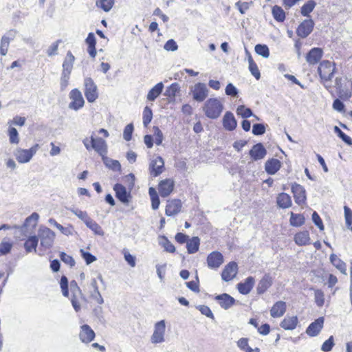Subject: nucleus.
<instances>
[{"label":"nucleus","mask_w":352,"mask_h":352,"mask_svg":"<svg viewBox=\"0 0 352 352\" xmlns=\"http://www.w3.org/2000/svg\"><path fill=\"white\" fill-rule=\"evenodd\" d=\"M113 190L116 192V197L123 204L129 203V194L127 192L126 188L120 184H116L114 185Z\"/></svg>","instance_id":"25"},{"label":"nucleus","mask_w":352,"mask_h":352,"mask_svg":"<svg viewBox=\"0 0 352 352\" xmlns=\"http://www.w3.org/2000/svg\"><path fill=\"white\" fill-rule=\"evenodd\" d=\"M237 264L235 262H230L228 264H227L224 269L222 271L221 273V278L222 279L228 282L233 279L235 276L237 274Z\"/></svg>","instance_id":"14"},{"label":"nucleus","mask_w":352,"mask_h":352,"mask_svg":"<svg viewBox=\"0 0 352 352\" xmlns=\"http://www.w3.org/2000/svg\"><path fill=\"white\" fill-rule=\"evenodd\" d=\"M38 146V144H35L30 149L17 148L14 152L16 160L21 164L30 162L33 155L36 153Z\"/></svg>","instance_id":"5"},{"label":"nucleus","mask_w":352,"mask_h":352,"mask_svg":"<svg viewBox=\"0 0 352 352\" xmlns=\"http://www.w3.org/2000/svg\"><path fill=\"white\" fill-rule=\"evenodd\" d=\"M294 241L298 245H306L310 243V236L308 231L298 232L294 236Z\"/></svg>","instance_id":"32"},{"label":"nucleus","mask_w":352,"mask_h":352,"mask_svg":"<svg viewBox=\"0 0 352 352\" xmlns=\"http://www.w3.org/2000/svg\"><path fill=\"white\" fill-rule=\"evenodd\" d=\"M164 85L162 82L155 85L148 93L146 98L149 101H154L162 93Z\"/></svg>","instance_id":"33"},{"label":"nucleus","mask_w":352,"mask_h":352,"mask_svg":"<svg viewBox=\"0 0 352 352\" xmlns=\"http://www.w3.org/2000/svg\"><path fill=\"white\" fill-rule=\"evenodd\" d=\"M192 98L197 102H203L208 96L209 90L204 83L198 82L191 89Z\"/></svg>","instance_id":"8"},{"label":"nucleus","mask_w":352,"mask_h":352,"mask_svg":"<svg viewBox=\"0 0 352 352\" xmlns=\"http://www.w3.org/2000/svg\"><path fill=\"white\" fill-rule=\"evenodd\" d=\"M252 2H241L238 1L235 3V6L238 8L241 14H243L250 8Z\"/></svg>","instance_id":"59"},{"label":"nucleus","mask_w":352,"mask_h":352,"mask_svg":"<svg viewBox=\"0 0 352 352\" xmlns=\"http://www.w3.org/2000/svg\"><path fill=\"white\" fill-rule=\"evenodd\" d=\"M255 283V280L252 276L248 277L243 283H239L237 285L239 292L243 294H248L253 288Z\"/></svg>","instance_id":"24"},{"label":"nucleus","mask_w":352,"mask_h":352,"mask_svg":"<svg viewBox=\"0 0 352 352\" xmlns=\"http://www.w3.org/2000/svg\"><path fill=\"white\" fill-rule=\"evenodd\" d=\"M38 241V240L36 236H30L24 243V248L27 252H31L33 250L36 252Z\"/></svg>","instance_id":"37"},{"label":"nucleus","mask_w":352,"mask_h":352,"mask_svg":"<svg viewBox=\"0 0 352 352\" xmlns=\"http://www.w3.org/2000/svg\"><path fill=\"white\" fill-rule=\"evenodd\" d=\"M223 125L228 131H233L237 125V122L232 113L227 111L223 118Z\"/></svg>","instance_id":"29"},{"label":"nucleus","mask_w":352,"mask_h":352,"mask_svg":"<svg viewBox=\"0 0 352 352\" xmlns=\"http://www.w3.org/2000/svg\"><path fill=\"white\" fill-rule=\"evenodd\" d=\"M335 345L333 336H331L328 340L322 344L321 350L324 352L331 351Z\"/></svg>","instance_id":"52"},{"label":"nucleus","mask_w":352,"mask_h":352,"mask_svg":"<svg viewBox=\"0 0 352 352\" xmlns=\"http://www.w3.org/2000/svg\"><path fill=\"white\" fill-rule=\"evenodd\" d=\"M79 338L82 342L89 343L95 338V333L88 324H83L79 333Z\"/></svg>","instance_id":"21"},{"label":"nucleus","mask_w":352,"mask_h":352,"mask_svg":"<svg viewBox=\"0 0 352 352\" xmlns=\"http://www.w3.org/2000/svg\"><path fill=\"white\" fill-rule=\"evenodd\" d=\"M249 70L256 80L260 79L261 74L259 69L252 56L249 57Z\"/></svg>","instance_id":"46"},{"label":"nucleus","mask_w":352,"mask_h":352,"mask_svg":"<svg viewBox=\"0 0 352 352\" xmlns=\"http://www.w3.org/2000/svg\"><path fill=\"white\" fill-rule=\"evenodd\" d=\"M102 160L104 165L114 170V171H120L121 170V165L120 162L118 160H113L111 158H109L105 155L104 157H102Z\"/></svg>","instance_id":"35"},{"label":"nucleus","mask_w":352,"mask_h":352,"mask_svg":"<svg viewBox=\"0 0 352 352\" xmlns=\"http://www.w3.org/2000/svg\"><path fill=\"white\" fill-rule=\"evenodd\" d=\"M292 192L294 194L295 202L300 206L306 201V191L304 187L298 184H292Z\"/></svg>","instance_id":"10"},{"label":"nucleus","mask_w":352,"mask_h":352,"mask_svg":"<svg viewBox=\"0 0 352 352\" xmlns=\"http://www.w3.org/2000/svg\"><path fill=\"white\" fill-rule=\"evenodd\" d=\"M115 0H96V6L104 12H109L114 5Z\"/></svg>","instance_id":"44"},{"label":"nucleus","mask_w":352,"mask_h":352,"mask_svg":"<svg viewBox=\"0 0 352 352\" xmlns=\"http://www.w3.org/2000/svg\"><path fill=\"white\" fill-rule=\"evenodd\" d=\"M159 243L164 250L170 253L175 252V248L173 244L167 239V237L162 236L160 238Z\"/></svg>","instance_id":"41"},{"label":"nucleus","mask_w":352,"mask_h":352,"mask_svg":"<svg viewBox=\"0 0 352 352\" xmlns=\"http://www.w3.org/2000/svg\"><path fill=\"white\" fill-rule=\"evenodd\" d=\"M80 252L87 265H89L94 261H96V257L92 255L91 253L85 252L83 250H80Z\"/></svg>","instance_id":"63"},{"label":"nucleus","mask_w":352,"mask_h":352,"mask_svg":"<svg viewBox=\"0 0 352 352\" xmlns=\"http://www.w3.org/2000/svg\"><path fill=\"white\" fill-rule=\"evenodd\" d=\"M60 258L63 262L65 264L69 265L70 267H73L75 265L74 259L69 255H67L65 252H61L60 254Z\"/></svg>","instance_id":"61"},{"label":"nucleus","mask_w":352,"mask_h":352,"mask_svg":"<svg viewBox=\"0 0 352 352\" xmlns=\"http://www.w3.org/2000/svg\"><path fill=\"white\" fill-rule=\"evenodd\" d=\"M86 226L91 229L96 234L103 236L104 231L102 230L101 226L97 223L95 221L90 219L87 222H86Z\"/></svg>","instance_id":"43"},{"label":"nucleus","mask_w":352,"mask_h":352,"mask_svg":"<svg viewBox=\"0 0 352 352\" xmlns=\"http://www.w3.org/2000/svg\"><path fill=\"white\" fill-rule=\"evenodd\" d=\"M38 239L41 241V245L49 249L52 247L55 239V233L50 228L41 226L38 230Z\"/></svg>","instance_id":"3"},{"label":"nucleus","mask_w":352,"mask_h":352,"mask_svg":"<svg viewBox=\"0 0 352 352\" xmlns=\"http://www.w3.org/2000/svg\"><path fill=\"white\" fill-rule=\"evenodd\" d=\"M69 98L72 101L69 104V107L72 109L78 111L85 104L82 93L78 89H74L70 91Z\"/></svg>","instance_id":"7"},{"label":"nucleus","mask_w":352,"mask_h":352,"mask_svg":"<svg viewBox=\"0 0 352 352\" xmlns=\"http://www.w3.org/2000/svg\"><path fill=\"white\" fill-rule=\"evenodd\" d=\"M15 35H16V32L13 30H11L9 32H8L6 35H3L2 36L1 39V44H0L1 55H2V56L6 55L8 50L10 42L14 38Z\"/></svg>","instance_id":"16"},{"label":"nucleus","mask_w":352,"mask_h":352,"mask_svg":"<svg viewBox=\"0 0 352 352\" xmlns=\"http://www.w3.org/2000/svg\"><path fill=\"white\" fill-rule=\"evenodd\" d=\"M312 221L314 224L320 229V230H324L322 221L316 212H314L312 214Z\"/></svg>","instance_id":"64"},{"label":"nucleus","mask_w":352,"mask_h":352,"mask_svg":"<svg viewBox=\"0 0 352 352\" xmlns=\"http://www.w3.org/2000/svg\"><path fill=\"white\" fill-rule=\"evenodd\" d=\"M249 155L254 161L263 159L267 155V150L261 143H257L252 146Z\"/></svg>","instance_id":"18"},{"label":"nucleus","mask_w":352,"mask_h":352,"mask_svg":"<svg viewBox=\"0 0 352 352\" xmlns=\"http://www.w3.org/2000/svg\"><path fill=\"white\" fill-rule=\"evenodd\" d=\"M236 113L243 118H248L253 116L252 110L244 105H240L237 107Z\"/></svg>","instance_id":"49"},{"label":"nucleus","mask_w":352,"mask_h":352,"mask_svg":"<svg viewBox=\"0 0 352 352\" xmlns=\"http://www.w3.org/2000/svg\"><path fill=\"white\" fill-rule=\"evenodd\" d=\"M323 55V51L321 48H312L306 56V60L310 65H315L319 62Z\"/></svg>","instance_id":"20"},{"label":"nucleus","mask_w":352,"mask_h":352,"mask_svg":"<svg viewBox=\"0 0 352 352\" xmlns=\"http://www.w3.org/2000/svg\"><path fill=\"white\" fill-rule=\"evenodd\" d=\"M255 52L257 54L263 58H268L270 56V50L266 45L257 44L254 47Z\"/></svg>","instance_id":"47"},{"label":"nucleus","mask_w":352,"mask_h":352,"mask_svg":"<svg viewBox=\"0 0 352 352\" xmlns=\"http://www.w3.org/2000/svg\"><path fill=\"white\" fill-rule=\"evenodd\" d=\"M330 261L341 273L346 274V264L337 255L331 254L330 255Z\"/></svg>","instance_id":"34"},{"label":"nucleus","mask_w":352,"mask_h":352,"mask_svg":"<svg viewBox=\"0 0 352 352\" xmlns=\"http://www.w3.org/2000/svg\"><path fill=\"white\" fill-rule=\"evenodd\" d=\"M315 301L318 307H322L324 302V295L321 290H316L314 294Z\"/></svg>","instance_id":"58"},{"label":"nucleus","mask_w":352,"mask_h":352,"mask_svg":"<svg viewBox=\"0 0 352 352\" xmlns=\"http://www.w3.org/2000/svg\"><path fill=\"white\" fill-rule=\"evenodd\" d=\"M48 223L51 226H55L57 229H58L63 234L65 235H72L73 234V228L72 226L65 228L62 225L57 223V221L52 218H50L48 220Z\"/></svg>","instance_id":"38"},{"label":"nucleus","mask_w":352,"mask_h":352,"mask_svg":"<svg viewBox=\"0 0 352 352\" xmlns=\"http://www.w3.org/2000/svg\"><path fill=\"white\" fill-rule=\"evenodd\" d=\"M71 212H73L75 215H76L79 219L82 220L85 223L87 222L91 218L88 216L86 212L82 211L79 209L72 208L70 209Z\"/></svg>","instance_id":"55"},{"label":"nucleus","mask_w":352,"mask_h":352,"mask_svg":"<svg viewBox=\"0 0 352 352\" xmlns=\"http://www.w3.org/2000/svg\"><path fill=\"white\" fill-rule=\"evenodd\" d=\"M200 240L197 236H193L186 242V248L189 254H194L199 250Z\"/></svg>","instance_id":"36"},{"label":"nucleus","mask_w":352,"mask_h":352,"mask_svg":"<svg viewBox=\"0 0 352 352\" xmlns=\"http://www.w3.org/2000/svg\"><path fill=\"white\" fill-rule=\"evenodd\" d=\"M324 322V317H319L308 326L306 333L310 337L317 336L323 328Z\"/></svg>","instance_id":"12"},{"label":"nucleus","mask_w":352,"mask_h":352,"mask_svg":"<svg viewBox=\"0 0 352 352\" xmlns=\"http://www.w3.org/2000/svg\"><path fill=\"white\" fill-rule=\"evenodd\" d=\"M265 132V127L263 124H254L252 126V133L255 135H261Z\"/></svg>","instance_id":"62"},{"label":"nucleus","mask_w":352,"mask_h":352,"mask_svg":"<svg viewBox=\"0 0 352 352\" xmlns=\"http://www.w3.org/2000/svg\"><path fill=\"white\" fill-rule=\"evenodd\" d=\"M153 118L152 110L146 107L143 111V124L144 126H147V125L151 122Z\"/></svg>","instance_id":"53"},{"label":"nucleus","mask_w":352,"mask_h":352,"mask_svg":"<svg viewBox=\"0 0 352 352\" xmlns=\"http://www.w3.org/2000/svg\"><path fill=\"white\" fill-rule=\"evenodd\" d=\"M90 143L91 148L94 149L101 157L107 153V145L106 142L101 138L91 137Z\"/></svg>","instance_id":"13"},{"label":"nucleus","mask_w":352,"mask_h":352,"mask_svg":"<svg viewBox=\"0 0 352 352\" xmlns=\"http://www.w3.org/2000/svg\"><path fill=\"white\" fill-rule=\"evenodd\" d=\"M84 94L89 102H94L98 98V87L94 80L90 77H86L83 82Z\"/></svg>","instance_id":"2"},{"label":"nucleus","mask_w":352,"mask_h":352,"mask_svg":"<svg viewBox=\"0 0 352 352\" xmlns=\"http://www.w3.org/2000/svg\"><path fill=\"white\" fill-rule=\"evenodd\" d=\"M75 58L71 52L67 53L66 57L63 63L62 74L70 76L73 69Z\"/></svg>","instance_id":"27"},{"label":"nucleus","mask_w":352,"mask_h":352,"mask_svg":"<svg viewBox=\"0 0 352 352\" xmlns=\"http://www.w3.org/2000/svg\"><path fill=\"white\" fill-rule=\"evenodd\" d=\"M179 90V85L176 82L173 83L168 87H167L164 93V95L168 98H174Z\"/></svg>","instance_id":"50"},{"label":"nucleus","mask_w":352,"mask_h":352,"mask_svg":"<svg viewBox=\"0 0 352 352\" xmlns=\"http://www.w3.org/2000/svg\"><path fill=\"white\" fill-rule=\"evenodd\" d=\"M345 223L347 228L352 225V210L346 206H344Z\"/></svg>","instance_id":"56"},{"label":"nucleus","mask_w":352,"mask_h":352,"mask_svg":"<svg viewBox=\"0 0 352 352\" xmlns=\"http://www.w3.org/2000/svg\"><path fill=\"white\" fill-rule=\"evenodd\" d=\"M182 208V202L179 199H172L167 201L165 213L167 216H173L178 214Z\"/></svg>","instance_id":"19"},{"label":"nucleus","mask_w":352,"mask_h":352,"mask_svg":"<svg viewBox=\"0 0 352 352\" xmlns=\"http://www.w3.org/2000/svg\"><path fill=\"white\" fill-rule=\"evenodd\" d=\"M274 19L278 22H283L285 19V13L281 7L274 6L272 10Z\"/></svg>","instance_id":"40"},{"label":"nucleus","mask_w":352,"mask_h":352,"mask_svg":"<svg viewBox=\"0 0 352 352\" xmlns=\"http://www.w3.org/2000/svg\"><path fill=\"white\" fill-rule=\"evenodd\" d=\"M39 219V215L36 212H33L30 216H29L28 218H26L24 226L28 227L30 224L33 227L36 226L38 222V220Z\"/></svg>","instance_id":"54"},{"label":"nucleus","mask_w":352,"mask_h":352,"mask_svg":"<svg viewBox=\"0 0 352 352\" xmlns=\"http://www.w3.org/2000/svg\"><path fill=\"white\" fill-rule=\"evenodd\" d=\"M290 224L295 227H299L305 223V218L302 214L291 212Z\"/></svg>","instance_id":"45"},{"label":"nucleus","mask_w":352,"mask_h":352,"mask_svg":"<svg viewBox=\"0 0 352 352\" xmlns=\"http://www.w3.org/2000/svg\"><path fill=\"white\" fill-rule=\"evenodd\" d=\"M166 330L165 321L160 320L155 324L154 331L151 337V341L153 344H159L164 342Z\"/></svg>","instance_id":"6"},{"label":"nucleus","mask_w":352,"mask_h":352,"mask_svg":"<svg viewBox=\"0 0 352 352\" xmlns=\"http://www.w3.org/2000/svg\"><path fill=\"white\" fill-rule=\"evenodd\" d=\"M334 132L337 134V135L342 139L343 142H344L348 145H352V139L346 135L342 130L337 126H335L333 128Z\"/></svg>","instance_id":"48"},{"label":"nucleus","mask_w":352,"mask_h":352,"mask_svg":"<svg viewBox=\"0 0 352 352\" xmlns=\"http://www.w3.org/2000/svg\"><path fill=\"white\" fill-rule=\"evenodd\" d=\"M281 167V162L278 159L272 158L266 161L265 170L270 175H274Z\"/></svg>","instance_id":"26"},{"label":"nucleus","mask_w":352,"mask_h":352,"mask_svg":"<svg viewBox=\"0 0 352 352\" xmlns=\"http://www.w3.org/2000/svg\"><path fill=\"white\" fill-rule=\"evenodd\" d=\"M223 110V104L219 98L208 99L203 107V111L208 118H218Z\"/></svg>","instance_id":"1"},{"label":"nucleus","mask_w":352,"mask_h":352,"mask_svg":"<svg viewBox=\"0 0 352 352\" xmlns=\"http://www.w3.org/2000/svg\"><path fill=\"white\" fill-rule=\"evenodd\" d=\"M215 300L224 309L230 308L235 302V299L228 294H222L215 296Z\"/></svg>","instance_id":"22"},{"label":"nucleus","mask_w":352,"mask_h":352,"mask_svg":"<svg viewBox=\"0 0 352 352\" xmlns=\"http://www.w3.org/2000/svg\"><path fill=\"white\" fill-rule=\"evenodd\" d=\"M335 69L334 63L329 60H324L320 62L318 68V72L321 80L323 82L331 80L333 76Z\"/></svg>","instance_id":"4"},{"label":"nucleus","mask_w":352,"mask_h":352,"mask_svg":"<svg viewBox=\"0 0 352 352\" xmlns=\"http://www.w3.org/2000/svg\"><path fill=\"white\" fill-rule=\"evenodd\" d=\"M276 203L279 208H288L292 206V201L291 197L285 192H281L276 197Z\"/></svg>","instance_id":"30"},{"label":"nucleus","mask_w":352,"mask_h":352,"mask_svg":"<svg viewBox=\"0 0 352 352\" xmlns=\"http://www.w3.org/2000/svg\"><path fill=\"white\" fill-rule=\"evenodd\" d=\"M314 27V22L312 19H305L298 25L296 30L297 35L305 38L312 32Z\"/></svg>","instance_id":"11"},{"label":"nucleus","mask_w":352,"mask_h":352,"mask_svg":"<svg viewBox=\"0 0 352 352\" xmlns=\"http://www.w3.org/2000/svg\"><path fill=\"white\" fill-rule=\"evenodd\" d=\"M133 131V124H127L123 132V138L126 141H129L131 139L132 133Z\"/></svg>","instance_id":"60"},{"label":"nucleus","mask_w":352,"mask_h":352,"mask_svg":"<svg viewBox=\"0 0 352 352\" xmlns=\"http://www.w3.org/2000/svg\"><path fill=\"white\" fill-rule=\"evenodd\" d=\"M272 285V278L270 274H265L262 279L258 283L256 292L258 294L265 293Z\"/></svg>","instance_id":"28"},{"label":"nucleus","mask_w":352,"mask_h":352,"mask_svg":"<svg viewBox=\"0 0 352 352\" xmlns=\"http://www.w3.org/2000/svg\"><path fill=\"white\" fill-rule=\"evenodd\" d=\"M174 182L171 179L162 180L159 184L158 190L162 197H168L173 190Z\"/></svg>","instance_id":"17"},{"label":"nucleus","mask_w":352,"mask_h":352,"mask_svg":"<svg viewBox=\"0 0 352 352\" xmlns=\"http://www.w3.org/2000/svg\"><path fill=\"white\" fill-rule=\"evenodd\" d=\"M223 263V256L219 252H212L207 257V264L211 269H217Z\"/></svg>","instance_id":"15"},{"label":"nucleus","mask_w":352,"mask_h":352,"mask_svg":"<svg viewBox=\"0 0 352 352\" xmlns=\"http://www.w3.org/2000/svg\"><path fill=\"white\" fill-rule=\"evenodd\" d=\"M8 135L10 142L11 144H18L19 142V133L17 130L14 127H10L8 129Z\"/></svg>","instance_id":"51"},{"label":"nucleus","mask_w":352,"mask_h":352,"mask_svg":"<svg viewBox=\"0 0 352 352\" xmlns=\"http://www.w3.org/2000/svg\"><path fill=\"white\" fill-rule=\"evenodd\" d=\"M287 309L286 302L282 300L277 301L271 308L270 316L272 318H280L283 316Z\"/></svg>","instance_id":"23"},{"label":"nucleus","mask_w":352,"mask_h":352,"mask_svg":"<svg viewBox=\"0 0 352 352\" xmlns=\"http://www.w3.org/2000/svg\"><path fill=\"white\" fill-rule=\"evenodd\" d=\"M164 169V161L162 157L157 156L152 160L149 164L151 175L155 177L163 173Z\"/></svg>","instance_id":"9"},{"label":"nucleus","mask_w":352,"mask_h":352,"mask_svg":"<svg viewBox=\"0 0 352 352\" xmlns=\"http://www.w3.org/2000/svg\"><path fill=\"white\" fill-rule=\"evenodd\" d=\"M316 3L314 0H309L305 3L300 9V13L302 16L309 17L310 13L314 10Z\"/></svg>","instance_id":"39"},{"label":"nucleus","mask_w":352,"mask_h":352,"mask_svg":"<svg viewBox=\"0 0 352 352\" xmlns=\"http://www.w3.org/2000/svg\"><path fill=\"white\" fill-rule=\"evenodd\" d=\"M148 193L151 200V206L153 210H157L159 208L160 201L159 196L155 188L151 187L148 190Z\"/></svg>","instance_id":"42"},{"label":"nucleus","mask_w":352,"mask_h":352,"mask_svg":"<svg viewBox=\"0 0 352 352\" xmlns=\"http://www.w3.org/2000/svg\"><path fill=\"white\" fill-rule=\"evenodd\" d=\"M298 323L297 316H286L280 322V326L285 330H294Z\"/></svg>","instance_id":"31"},{"label":"nucleus","mask_w":352,"mask_h":352,"mask_svg":"<svg viewBox=\"0 0 352 352\" xmlns=\"http://www.w3.org/2000/svg\"><path fill=\"white\" fill-rule=\"evenodd\" d=\"M12 247V243L8 241H3L0 243V256L3 255H6L9 253Z\"/></svg>","instance_id":"57"}]
</instances>
